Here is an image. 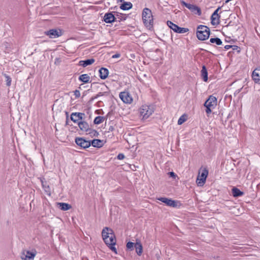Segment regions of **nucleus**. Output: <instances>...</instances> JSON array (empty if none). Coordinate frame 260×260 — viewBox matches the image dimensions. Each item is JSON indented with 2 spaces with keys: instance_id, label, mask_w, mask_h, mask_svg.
<instances>
[{
  "instance_id": "1",
  "label": "nucleus",
  "mask_w": 260,
  "mask_h": 260,
  "mask_svg": "<svg viewBox=\"0 0 260 260\" xmlns=\"http://www.w3.org/2000/svg\"><path fill=\"white\" fill-rule=\"evenodd\" d=\"M103 239L107 246L115 253L117 250L115 247L116 243V237L113 231L110 228H104L102 232Z\"/></svg>"
},
{
  "instance_id": "2",
  "label": "nucleus",
  "mask_w": 260,
  "mask_h": 260,
  "mask_svg": "<svg viewBox=\"0 0 260 260\" xmlns=\"http://www.w3.org/2000/svg\"><path fill=\"white\" fill-rule=\"evenodd\" d=\"M142 19L145 26L151 30L153 28V16L149 9L145 8L143 9Z\"/></svg>"
},
{
  "instance_id": "3",
  "label": "nucleus",
  "mask_w": 260,
  "mask_h": 260,
  "mask_svg": "<svg viewBox=\"0 0 260 260\" xmlns=\"http://www.w3.org/2000/svg\"><path fill=\"white\" fill-rule=\"evenodd\" d=\"M210 36L209 28L206 26L200 25L198 27L197 36L200 40H205L209 38Z\"/></svg>"
},
{
  "instance_id": "4",
  "label": "nucleus",
  "mask_w": 260,
  "mask_h": 260,
  "mask_svg": "<svg viewBox=\"0 0 260 260\" xmlns=\"http://www.w3.org/2000/svg\"><path fill=\"white\" fill-rule=\"evenodd\" d=\"M217 105V99L212 95H210L204 103V106L206 108V112L207 114H210L212 110Z\"/></svg>"
},
{
  "instance_id": "5",
  "label": "nucleus",
  "mask_w": 260,
  "mask_h": 260,
  "mask_svg": "<svg viewBox=\"0 0 260 260\" xmlns=\"http://www.w3.org/2000/svg\"><path fill=\"white\" fill-rule=\"evenodd\" d=\"M208 175V171L206 168L201 169L199 171L196 182L199 186H202L205 183Z\"/></svg>"
},
{
  "instance_id": "6",
  "label": "nucleus",
  "mask_w": 260,
  "mask_h": 260,
  "mask_svg": "<svg viewBox=\"0 0 260 260\" xmlns=\"http://www.w3.org/2000/svg\"><path fill=\"white\" fill-rule=\"evenodd\" d=\"M78 126L80 130L84 132H88L89 134H93L94 136L99 135L98 132L94 129L90 128L88 123L85 121H80L78 122Z\"/></svg>"
},
{
  "instance_id": "7",
  "label": "nucleus",
  "mask_w": 260,
  "mask_h": 260,
  "mask_svg": "<svg viewBox=\"0 0 260 260\" xmlns=\"http://www.w3.org/2000/svg\"><path fill=\"white\" fill-rule=\"evenodd\" d=\"M153 110L147 105H143L140 109V115L143 119L148 118L153 113Z\"/></svg>"
},
{
  "instance_id": "8",
  "label": "nucleus",
  "mask_w": 260,
  "mask_h": 260,
  "mask_svg": "<svg viewBox=\"0 0 260 260\" xmlns=\"http://www.w3.org/2000/svg\"><path fill=\"white\" fill-rule=\"evenodd\" d=\"M167 23L168 27L175 32L183 34L186 32L188 30L187 28L180 27L170 21H168Z\"/></svg>"
},
{
  "instance_id": "9",
  "label": "nucleus",
  "mask_w": 260,
  "mask_h": 260,
  "mask_svg": "<svg viewBox=\"0 0 260 260\" xmlns=\"http://www.w3.org/2000/svg\"><path fill=\"white\" fill-rule=\"evenodd\" d=\"M180 3L183 6L188 8L193 13L198 15H200L201 14V9L198 6L194 5L187 4L183 1H181Z\"/></svg>"
},
{
  "instance_id": "10",
  "label": "nucleus",
  "mask_w": 260,
  "mask_h": 260,
  "mask_svg": "<svg viewBox=\"0 0 260 260\" xmlns=\"http://www.w3.org/2000/svg\"><path fill=\"white\" fill-rule=\"evenodd\" d=\"M45 34L50 38L55 39L57 38L62 35V30L60 29H51L45 32Z\"/></svg>"
},
{
  "instance_id": "11",
  "label": "nucleus",
  "mask_w": 260,
  "mask_h": 260,
  "mask_svg": "<svg viewBox=\"0 0 260 260\" xmlns=\"http://www.w3.org/2000/svg\"><path fill=\"white\" fill-rule=\"evenodd\" d=\"M75 142L81 148L86 149L90 147V141L86 140L84 138L77 137L75 138Z\"/></svg>"
},
{
  "instance_id": "12",
  "label": "nucleus",
  "mask_w": 260,
  "mask_h": 260,
  "mask_svg": "<svg viewBox=\"0 0 260 260\" xmlns=\"http://www.w3.org/2000/svg\"><path fill=\"white\" fill-rule=\"evenodd\" d=\"M119 98L123 103L126 104H131L133 101L130 94L126 91L121 92L119 94Z\"/></svg>"
},
{
  "instance_id": "13",
  "label": "nucleus",
  "mask_w": 260,
  "mask_h": 260,
  "mask_svg": "<svg viewBox=\"0 0 260 260\" xmlns=\"http://www.w3.org/2000/svg\"><path fill=\"white\" fill-rule=\"evenodd\" d=\"M164 203H165L169 206L176 208L179 207L181 205V204L179 201L172 200L165 198H164Z\"/></svg>"
},
{
  "instance_id": "14",
  "label": "nucleus",
  "mask_w": 260,
  "mask_h": 260,
  "mask_svg": "<svg viewBox=\"0 0 260 260\" xmlns=\"http://www.w3.org/2000/svg\"><path fill=\"white\" fill-rule=\"evenodd\" d=\"M37 252L35 250L34 251L26 250L23 252L24 257H22V259L24 260H33Z\"/></svg>"
},
{
  "instance_id": "15",
  "label": "nucleus",
  "mask_w": 260,
  "mask_h": 260,
  "mask_svg": "<svg viewBox=\"0 0 260 260\" xmlns=\"http://www.w3.org/2000/svg\"><path fill=\"white\" fill-rule=\"evenodd\" d=\"M252 78L255 83L260 84V67L254 70L252 74Z\"/></svg>"
},
{
  "instance_id": "16",
  "label": "nucleus",
  "mask_w": 260,
  "mask_h": 260,
  "mask_svg": "<svg viewBox=\"0 0 260 260\" xmlns=\"http://www.w3.org/2000/svg\"><path fill=\"white\" fill-rule=\"evenodd\" d=\"M115 15L112 12H108L105 14L104 20L107 23H111L115 21Z\"/></svg>"
},
{
  "instance_id": "17",
  "label": "nucleus",
  "mask_w": 260,
  "mask_h": 260,
  "mask_svg": "<svg viewBox=\"0 0 260 260\" xmlns=\"http://www.w3.org/2000/svg\"><path fill=\"white\" fill-rule=\"evenodd\" d=\"M85 114L81 112H74L71 115V120L74 122H76L78 120H82L83 119V116Z\"/></svg>"
},
{
  "instance_id": "18",
  "label": "nucleus",
  "mask_w": 260,
  "mask_h": 260,
  "mask_svg": "<svg viewBox=\"0 0 260 260\" xmlns=\"http://www.w3.org/2000/svg\"><path fill=\"white\" fill-rule=\"evenodd\" d=\"M99 76L101 79H106L109 75V70L106 68H101L99 71Z\"/></svg>"
},
{
  "instance_id": "19",
  "label": "nucleus",
  "mask_w": 260,
  "mask_h": 260,
  "mask_svg": "<svg viewBox=\"0 0 260 260\" xmlns=\"http://www.w3.org/2000/svg\"><path fill=\"white\" fill-rule=\"evenodd\" d=\"M41 184L44 191L46 193L47 195H51V189L49 185L46 181L44 179H41Z\"/></svg>"
},
{
  "instance_id": "20",
  "label": "nucleus",
  "mask_w": 260,
  "mask_h": 260,
  "mask_svg": "<svg viewBox=\"0 0 260 260\" xmlns=\"http://www.w3.org/2000/svg\"><path fill=\"white\" fill-rule=\"evenodd\" d=\"M91 145L94 147L101 148L104 145L103 140L100 139H93L90 141V146Z\"/></svg>"
},
{
  "instance_id": "21",
  "label": "nucleus",
  "mask_w": 260,
  "mask_h": 260,
  "mask_svg": "<svg viewBox=\"0 0 260 260\" xmlns=\"http://www.w3.org/2000/svg\"><path fill=\"white\" fill-rule=\"evenodd\" d=\"M78 80L84 83H88L91 82L90 76L87 74L81 75L79 77Z\"/></svg>"
},
{
  "instance_id": "22",
  "label": "nucleus",
  "mask_w": 260,
  "mask_h": 260,
  "mask_svg": "<svg viewBox=\"0 0 260 260\" xmlns=\"http://www.w3.org/2000/svg\"><path fill=\"white\" fill-rule=\"evenodd\" d=\"M95 61L94 59L90 58L84 60H80L79 61V65L83 67H86L89 65L92 64Z\"/></svg>"
},
{
  "instance_id": "23",
  "label": "nucleus",
  "mask_w": 260,
  "mask_h": 260,
  "mask_svg": "<svg viewBox=\"0 0 260 260\" xmlns=\"http://www.w3.org/2000/svg\"><path fill=\"white\" fill-rule=\"evenodd\" d=\"M58 208L62 211H67L72 208L70 204L66 203H58Z\"/></svg>"
},
{
  "instance_id": "24",
  "label": "nucleus",
  "mask_w": 260,
  "mask_h": 260,
  "mask_svg": "<svg viewBox=\"0 0 260 260\" xmlns=\"http://www.w3.org/2000/svg\"><path fill=\"white\" fill-rule=\"evenodd\" d=\"M115 13L116 22H120L121 21H124L125 20H126L127 16L125 14H123L118 12Z\"/></svg>"
},
{
  "instance_id": "25",
  "label": "nucleus",
  "mask_w": 260,
  "mask_h": 260,
  "mask_svg": "<svg viewBox=\"0 0 260 260\" xmlns=\"http://www.w3.org/2000/svg\"><path fill=\"white\" fill-rule=\"evenodd\" d=\"M136 252L138 255H141L143 252L142 245L140 242H137L135 244Z\"/></svg>"
},
{
  "instance_id": "26",
  "label": "nucleus",
  "mask_w": 260,
  "mask_h": 260,
  "mask_svg": "<svg viewBox=\"0 0 260 260\" xmlns=\"http://www.w3.org/2000/svg\"><path fill=\"white\" fill-rule=\"evenodd\" d=\"M220 16L219 15H216L215 14H212L211 16V24L213 25L216 26L219 24Z\"/></svg>"
},
{
  "instance_id": "27",
  "label": "nucleus",
  "mask_w": 260,
  "mask_h": 260,
  "mask_svg": "<svg viewBox=\"0 0 260 260\" xmlns=\"http://www.w3.org/2000/svg\"><path fill=\"white\" fill-rule=\"evenodd\" d=\"M133 7V4L131 2H124L120 6L121 9L123 10H128Z\"/></svg>"
},
{
  "instance_id": "28",
  "label": "nucleus",
  "mask_w": 260,
  "mask_h": 260,
  "mask_svg": "<svg viewBox=\"0 0 260 260\" xmlns=\"http://www.w3.org/2000/svg\"><path fill=\"white\" fill-rule=\"evenodd\" d=\"M201 75L203 77V79L205 82L208 81V72L205 66H203L201 70Z\"/></svg>"
},
{
  "instance_id": "29",
  "label": "nucleus",
  "mask_w": 260,
  "mask_h": 260,
  "mask_svg": "<svg viewBox=\"0 0 260 260\" xmlns=\"http://www.w3.org/2000/svg\"><path fill=\"white\" fill-rule=\"evenodd\" d=\"M232 194L234 197H238L242 196L243 194V192L240 191L239 189L236 187H234L232 189Z\"/></svg>"
},
{
  "instance_id": "30",
  "label": "nucleus",
  "mask_w": 260,
  "mask_h": 260,
  "mask_svg": "<svg viewBox=\"0 0 260 260\" xmlns=\"http://www.w3.org/2000/svg\"><path fill=\"white\" fill-rule=\"evenodd\" d=\"M106 119V118L105 117L98 116L94 118L93 123L95 124H99L102 123Z\"/></svg>"
},
{
  "instance_id": "31",
  "label": "nucleus",
  "mask_w": 260,
  "mask_h": 260,
  "mask_svg": "<svg viewBox=\"0 0 260 260\" xmlns=\"http://www.w3.org/2000/svg\"><path fill=\"white\" fill-rule=\"evenodd\" d=\"M187 120V115L183 114L180 117L178 120V124L181 125Z\"/></svg>"
},
{
  "instance_id": "32",
  "label": "nucleus",
  "mask_w": 260,
  "mask_h": 260,
  "mask_svg": "<svg viewBox=\"0 0 260 260\" xmlns=\"http://www.w3.org/2000/svg\"><path fill=\"white\" fill-rule=\"evenodd\" d=\"M210 42L212 43H215L217 45H220L222 44L221 40L218 38H211L210 40Z\"/></svg>"
},
{
  "instance_id": "33",
  "label": "nucleus",
  "mask_w": 260,
  "mask_h": 260,
  "mask_svg": "<svg viewBox=\"0 0 260 260\" xmlns=\"http://www.w3.org/2000/svg\"><path fill=\"white\" fill-rule=\"evenodd\" d=\"M4 77L6 78V85L7 86H10L11 85V78L6 74H4Z\"/></svg>"
},
{
  "instance_id": "34",
  "label": "nucleus",
  "mask_w": 260,
  "mask_h": 260,
  "mask_svg": "<svg viewBox=\"0 0 260 260\" xmlns=\"http://www.w3.org/2000/svg\"><path fill=\"white\" fill-rule=\"evenodd\" d=\"M135 243L132 242H128L126 244V248L129 250H133L134 249Z\"/></svg>"
},
{
  "instance_id": "35",
  "label": "nucleus",
  "mask_w": 260,
  "mask_h": 260,
  "mask_svg": "<svg viewBox=\"0 0 260 260\" xmlns=\"http://www.w3.org/2000/svg\"><path fill=\"white\" fill-rule=\"evenodd\" d=\"M105 94H107V93L106 92H99L98 94H97L95 96H94V98H92V100L94 99H97L99 96H103V95H104Z\"/></svg>"
},
{
  "instance_id": "36",
  "label": "nucleus",
  "mask_w": 260,
  "mask_h": 260,
  "mask_svg": "<svg viewBox=\"0 0 260 260\" xmlns=\"http://www.w3.org/2000/svg\"><path fill=\"white\" fill-rule=\"evenodd\" d=\"M168 174L170 177H172L174 179H175L176 178H177V175L173 172H169L168 173Z\"/></svg>"
},
{
  "instance_id": "37",
  "label": "nucleus",
  "mask_w": 260,
  "mask_h": 260,
  "mask_svg": "<svg viewBox=\"0 0 260 260\" xmlns=\"http://www.w3.org/2000/svg\"><path fill=\"white\" fill-rule=\"evenodd\" d=\"M74 95L76 98H78L80 96V92L79 90H75L74 91Z\"/></svg>"
},
{
  "instance_id": "38",
  "label": "nucleus",
  "mask_w": 260,
  "mask_h": 260,
  "mask_svg": "<svg viewBox=\"0 0 260 260\" xmlns=\"http://www.w3.org/2000/svg\"><path fill=\"white\" fill-rule=\"evenodd\" d=\"M124 157H125V156L123 153H119V154H118V155L117 156V159H118L119 160H122V159H124Z\"/></svg>"
},
{
  "instance_id": "39",
  "label": "nucleus",
  "mask_w": 260,
  "mask_h": 260,
  "mask_svg": "<svg viewBox=\"0 0 260 260\" xmlns=\"http://www.w3.org/2000/svg\"><path fill=\"white\" fill-rule=\"evenodd\" d=\"M120 56L119 53H116L112 56L113 58H119Z\"/></svg>"
},
{
  "instance_id": "40",
  "label": "nucleus",
  "mask_w": 260,
  "mask_h": 260,
  "mask_svg": "<svg viewBox=\"0 0 260 260\" xmlns=\"http://www.w3.org/2000/svg\"><path fill=\"white\" fill-rule=\"evenodd\" d=\"M219 9H220V7L218 8H217V9H216V10L213 12V13L212 14H215V15H218V11L219 10Z\"/></svg>"
},
{
  "instance_id": "41",
  "label": "nucleus",
  "mask_w": 260,
  "mask_h": 260,
  "mask_svg": "<svg viewBox=\"0 0 260 260\" xmlns=\"http://www.w3.org/2000/svg\"><path fill=\"white\" fill-rule=\"evenodd\" d=\"M66 115H67V117H66V125H67V124H68V120H69L68 113L67 112H66Z\"/></svg>"
},
{
  "instance_id": "42",
  "label": "nucleus",
  "mask_w": 260,
  "mask_h": 260,
  "mask_svg": "<svg viewBox=\"0 0 260 260\" xmlns=\"http://www.w3.org/2000/svg\"><path fill=\"white\" fill-rule=\"evenodd\" d=\"M114 129V128L113 126H110L109 127V132H112Z\"/></svg>"
},
{
  "instance_id": "43",
  "label": "nucleus",
  "mask_w": 260,
  "mask_h": 260,
  "mask_svg": "<svg viewBox=\"0 0 260 260\" xmlns=\"http://www.w3.org/2000/svg\"><path fill=\"white\" fill-rule=\"evenodd\" d=\"M231 47H232L231 45H226L224 46V48L226 50H228V49H230Z\"/></svg>"
},
{
  "instance_id": "44",
  "label": "nucleus",
  "mask_w": 260,
  "mask_h": 260,
  "mask_svg": "<svg viewBox=\"0 0 260 260\" xmlns=\"http://www.w3.org/2000/svg\"><path fill=\"white\" fill-rule=\"evenodd\" d=\"M158 200L160 201L161 202H162V197H160L158 199Z\"/></svg>"
}]
</instances>
